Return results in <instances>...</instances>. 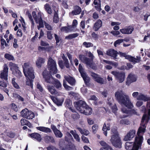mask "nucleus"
<instances>
[{
	"label": "nucleus",
	"instance_id": "60",
	"mask_svg": "<svg viewBox=\"0 0 150 150\" xmlns=\"http://www.w3.org/2000/svg\"><path fill=\"white\" fill-rule=\"evenodd\" d=\"M61 30L62 31L68 32L70 31V29L67 27L64 26L62 28Z\"/></svg>",
	"mask_w": 150,
	"mask_h": 150
},
{
	"label": "nucleus",
	"instance_id": "20",
	"mask_svg": "<svg viewBox=\"0 0 150 150\" xmlns=\"http://www.w3.org/2000/svg\"><path fill=\"white\" fill-rule=\"evenodd\" d=\"M47 88L48 91L52 94L55 95L57 96L60 95V93L58 92L55 89L54 87L53 86L48 85Z\"/></svg>",
	"mask_w": 150,
	"mask_h": 150
},
{
	"label": "nucleus",
	"instance_id": "21",
	"mask_svg": "<svg viewBox=\"0 0 150 150\" xmlns=\"http://www.w3.org/2000/svg\"><path fill=\"white\" fill-rule=\"evenodd\" d=\"M102 22L100 19L98 20L94 23L93 27V30L95 31H96L102 27Z\"/></svg>",
	"mask_w": 150,
	"mask_h": 150
},
{
	"label": "nucleus",
	"instance_id": "13",
	"mask_svg": "<svg viewBox=\"0 0 150 150\" xmlns=\"http://www.w3.org/2000/svg\"><path fill=\"white\" fill-rule=\"evenodd\" d=\"M42 74L43 77L45 79V81L47 83L54 84L55 79L53 78L51 75L47 73L46 71H44Z\"/></svg>",
	"mask_w": 150,
	"mask_h": 150
},
{
	"label": "nucleus",
	"instance_id": "38",
	"mask_svg": "<svg viewBox=\"0 0 150 150\" xmlns=\"http://www.w3.org/2000/svg\"><path fill=\"white\" fill-rule=\"evenodd\" d=\"M81 76L82 77L85 83H87L89 82L90 80V78L87 76L86 73L81 75Z\"/></svg>",
	"mask_w": 150,
	"mask_h": 150
},
{
	"label": "nucleus",
	"instance_id": "23",
	"mask_svg": "<svg viewBox=\"0 0 150 150\" xmlns=\"http://www.w3.org/2000/svg\"><path fill=\"white\" fill-rule=\"evenodd\" d=\"M50 97L53 102L58 105H61L64 100L63 98L58 99L53 96H51Z\"/></svg>",
	"mask_w": 150,
	"mask_h": 150
},
{
	"label": "nucleus",
	"instance_id": "41",
	"mask_svg": "<svg viewBox=\"0 0 150 150\" xmlns=\"http://www.w3.org/2000/svg\"><path fill=\"white\" fill-rule=\"evenodd\" d=\"M65 104L66 107L69 108H71L72 103L70 99H67L65 101Z\"/></svg>",
	"mask_w": 150,
	"mask_h": 150
},
{
	"label": "nucleus",
	"instance_id": "58",
	"mask_svg": "<svg viewBox=\"0 0 150 150\" xmlns=\"http://www.w3.org/2000/svg\"><path fill=\"white\" fill-rule=\"evenodd\" d=\"M123 42L122 39H118L116 40L114 43V45L116 47L117 45H119L120 43Z\"/></svg>",
	"mask_w": 150,
	"mask_h": 150
},
{
	"label": "nucleus",
	"instance_id": "44",
	"mask_svg": "<svg viewBox=\"0 0 150 150\" xmlns=\"http://www.w3.org/2000/svg\"><path fill=\"white\" fill-rule=\"evenodd\" d=\"M79 34L77 33H74L71 34H70L67 36L66 37V39H72L73 38L76 37L78 36Z\"/></svg>",
	"mask_w": 150,
	"mask_h": 150
},
{
	"label": "nucleus",
	"instance_id": "18",
	"mask_svg": "<svg viewBox=\"0 0 150 150\" xmlns=\"http://www.w3.org/2000/svg\"><path fill=\"white\" fill-rule=\"evenodd\" d=\"M137 80V78L134 75L131 73L128 76L127 78V81L126 84L127 85H129L130 83L135 81Z\"/></svg>",
	"mask_w": 150,
	"mask_h": 150
},
{
	"label": "nucleus",
	"instance_id": "7",
	"mask_svg": "<svg viewBox=\"0 0 150 150\" xmlns=\"http://www.w3.org/2000/svg\"><path fill=\"white\" fill-rule=\"evenodd\" d=\"M48 67L50 73L52 74H56L57 72L56 64L52 58H49L47 62Z\"/></svg>",
	"mask_w": 150,
	"mask_h": 150
},
{
	"label": "nucleus",
	"instance_id": "42",
	"mask_svg": "<svg viewBox=\"0 0 150 150\" xmlns=\"http://www.w3.org/2000/svg\"><path fill=\"white\" fill-rule=\"evenodd\" d=\"M54 84H55L56 87L57 88H59L62 87V84L59 81L55 79Z\"/></svg>",
	"mask_w": 150,
	"mask_h": 150
},
{
	"label": "nucleus",
	"instance_id": "43",
	"mask_svg": "<svg viewBox=\"0 0 150 150\" xmlns=\"http://www.w3.org/2000/svg\"><path fill=\"white\" fill-rule=\"evenodd\" d=\"M15 79L14 78L12 79V83L13 84V86L15 88L18 89L20 88V87L18 84L15 81Z\"/></svg>",
	"mask_w": 150,
	"mask_h": 150
},
{
	"label": "nucleus",
	"instance_id": "33",
	"mask_svg": "<svg viewBox=\"0 0 150 150\" xmlns=\"http://www.w3.org/2000/svg\"><path fill=\"white\" fill-rule=\"evenodd\" d=\"M62 58L64 61V64L66 67L67 68H69L70 66L69 63L68 59H67L66 57L64 54H63L62 56Z\"/></svg>",
	"mask_w": 150,
	"mask_h": 150
},
{
	"label": "nucleus",
	"instance_id": "56",
	"mask_svg": "<svg viewBox=\"0 0 150 150\" xmlns=\"http://www.w3.org/2000/svg\"><path fill=\"white\" fill-rule=\"evenodd\" d=\"M92 128L93 133H95L98 129V126L96 124H95L93 126Z\"/></svg>",
	"mask_w": 150,
	"mask_h": 150
},
{
	"label": "nucleus",
	"instance_id": "27",
	"mask_svg": "<svg viewBox=\"0 0 150 150\" xmlns=\"http://www.w3.org/2000/svg\"><path fill=\"white\" fill-rule=\"evenodd\" d=\"M136 143L134 146L133 150H138L140 148V144L142 142V139H139V138H137L136 139Z\"/></svg>",
	"mask_w": 150,
	"mask_h": 150
},
{
	"label": "nucleus",
	"instance_id": "63",
	"mask_svg": "<svg viewBox=\"0 0 150 150\" xmlns=\"http://www.w3.org/2000/svg\"><path fill=\"white\" fill-rule=\"evenodd\" d=\"M45 28L47 29L48 30H52V27L50 25L48 24L47 23L45 22Z\"/></svg>",
	"mask_w": 150,
	"mask_h": 150
},
{
	"label": "nucleus",
	"instance_id": "30",
	"mask_svg": "<svg viewBox=\"0 0 150 150\" xmlns=\"http://www.w3.org/2000/svg\"><path fill=\"white\" fill-rule=\"evenodd\" d=\"M30 136L31 137L36 139L38 141H40L42 139L40 134L38 133H32Z\"/></svg>",
	"mask_w": 150,
	"mask_h": 150
},
{
	"label": "nucleus",
	"instance_id": "35",
	"mask_svg": "<svg viewBox=\"0 0 150 150\" xmlns=\"http://www.w3.org/2000/svg\"><path fill=\"white\" fill-rule=\"evenodd\" d=\"M77 129L82 134H83L87 136L89 133V131L87 129H84L83 130L80 127H77Z\"/></svg>",
	"mask_w": 150,
	"mask_h": 150
},
{
	"label": "nucleus",
	"instance_id": "37",
	"mask_svg": "<svg viewBox=\"0 0 150 150\" xmlns=\"http://www.w3.org/2000/svg\"><path fill=\"white\" fill-rule=\"evenodd\" d=\"M21 125L22 126L26 125L29 126L30 125V123L26 120L24 119H22L20 121Z\"/></svg>",
	"mask_w": 150,
	"mask_h": 150
},
{
	"label": "nucleus",
	"instance_id": "10",
	"mask_svg": "<svg viewBox=\"0 0 150 150\" xmlns=\"http://www.w3.org/2000/svg\"><path fill=\"white\" fill-rule=\"evenodd\" d=\"M110 141L112 145L116 148H121L122 142L120 138L118 135H112Z\"/></svg>",
	"mask_w": 150,
	"mask_h": 150
},
{
	"label": "nucleus",
	"instance_id": "4",
	"mask_svg": "<svg viewBox=\"0 0 150 150\" xmlns=\"http://www.w3.org/2000/svg\"><path fill=\"white\" fill-rule=\"evenodd\" d=\"M79 59L81 62L86 64L87 67L92 69H96L97 66L93 62L91 61L90 59L86 57L83 54L79 55Z\"/></svg>",
	"mask_w": 150,
	"mask_h": 150
},
{
	"label": "nucleus",
	"instance_id": "8",
	"mask_svg": "<svg viewBox=\"0 0 150 150\" xmlns=\"http://www.w3.org/2000/svg\"><path fill=\"white\" fill-rule=\"evenodd\" d=\"M119 54L121 57H124L125 59H127L130 62L135 64L136 63L139 62L141 61V57L139 56H137L136 58L130 55H127L126 53L119 52Z\"/></svg>",
	"mask_w": 150,
	"mask_h": 150
},
{
	"label": "nucleus",
	"instance_id": "34",
	"mask_svg": "<svg viewBox=\"0 0 150 150\" xmlns=\"http://www.w3.org/2000/svg\"><path fill=\"white\" fill-rule=\"evenodd\" d=\"M70 133L73 135L74 138L77 141L80 142V138L79 135L76 133L75 131L71 130L70 131Z\"/></svg>",
	"mask_w": 150,
	"mask_h": 150
},
{
	"label": "nucleus",
	"instance_id": "39",
	"mask_svg": "<svg viewBox=\"0 0 150 150\" xmlns=\"http://www.w3.org/2000/svg\"><path fill=\"white\" fill-rule=\"evenodd\" d=\"M45 8L47 12L50 14L52 13V9L48 4H46L45 6Z\"/></svg>",
	"mask_w": 150,
	"mask_h": 150
},
{
	"label": "nucleus",
	"instance_id": "2",
	"mask_svg": "<svg viewBox=\"0 0 150 150\" xmlns=\"http://www.w3.org/2000/svg\"><path fill=\"white\" fill-rule=\"evenodd\" d=\"M74 105L81 113L86 115H89L92 113V109L85 102L81 100L74 102Z\"/></svg>",
	"mask_w": 150,
	"mask_h": 150
},
{
	"label": "nucleus",
	"instance_id": "16",
	"mask_svg": "<svg viewBox=\"0 0 150 150\" xmlns=\"http://www.w3.org/2000/svg\"><path fill=\"white\" fill-rule=\"evenodd\" d=\"M32 15L36 23H43L41 13H38V15H37L35 12V11H33L32 12Z\"/></svg>",
	"mask_w": 150,
	"mask_h": 150
},
{
	"label": "nucleus",
	"instance_id": "36",
	"mask_svg": "<svg viewBox=\"0 0 150 150\" xmlns=\"http://www.w3.org/2000/svg\"><path fill=\"white\" fill-rule=\"evenodd\" d=\"M27 80L26 81L25 83L27 85L30 86L31 88H33V79H34L31 78H27Z\"/></svg>",
	"mask_w": 150,
	"mask_h": 150
},
{
	"label": "nucleus",
	"instance_id": "59",
	"mask_svg": "<svg viewBox=\"0 0 150 150\" xmlns=\"http://www.w3.org/2000/svg\"><path fill=\"white\" fill-rule=\"evenodd\" d=\"M1 45L2 46L4 45L6 47L8 46V45L6 43L5 40L3 38H1Z\"/></svg>",
	"mask_w": 150,
	"mask_h": 150
},
{
	"label": "nucleus",
	"instance_id": "15",
	"mask_svg": "<svg viewBox=\"0 0 150 150\" xmlns=\"http://www.w3.org/2000/svg\"><path fill=\"white\" fill-rule=\"evenodd\" d=\"M137 99L138 100H142L144 101H148L147 104V107L150 108V98L146 96L144 94L140 93L137 98Z\"/></svg>",
	"mask_w": 150,
	"mask_h": 150
},
{
	"label": "nucleus",
	"instance_id": "45",
	"mask_svg": "<svg viewBox=\"0 0 150 150\" xmlns=\"http://www.w3.org/2000/svg\"><path fill=\"white\" fill-rule=\"evenodd\" d=\"M26 13L28 16V17L29 19H30V21H31L32 24V27H33L34 23L33 19L32 18V17L31 16V15L28 12H27Z\"/></svg>",
	"mask_w": 150,
	"mask_h": 150
},
{
	"label": "nucleus",
	"instance_id": "28",
	"mask_svg": "<svg viewBox=\"0 0 150 150\" xmlns=\"http://www.w3.org/2000/svg\"><path fill=\"white\" fill-rule=\"evenodd\" d=\"M45 61V59L41 57L39 58L36 62L37 66L38 67H40L42 64L44 63Z\"/></svg>",
	"mask_w": 150,
	"mask_h": 150
},
{
	"label": "nucleus",
	"instance_id": "19",
	"mask_svg": "<svg viewBox=\"0 0 150 150\" xmlns=\"http://www.w3.org/2000/svg\"><path fill=\"white\" fill-rule=\"evenodd\" d=\"M51 128L53 131L56 137L58 138H61L63 136L62 133L59 130H58L56 126L53 125H52Z\"/></svg>",
	"mask_w": 150,
	"mask_h": 150
},
{
	"label": "nucleus",
	"instance_id": "11",
	"mask_svg": "<svg viewBox=\"0 0 150 150\" xmlns=\"http://www.w3.org/2000/svg\"><path fill=\"white\" fill-rule=\"evenodd\" d=\"M21 114L22 117L28 119H32L35 116L33 112L26 108L21 111Z\"/></svg>",
	"mask_w": 150,
	"mask_h": 150
},
{
	"label": "nucleus",
	"instance_id": "51",
	"mask_svg": "<svg viewBox=\"0 0 150 150\" xmlns=\"http://www.w3.org/2000/svg\"><path fill=\"white\" fill-rule=\"evenodd\" d=\"M4 57L8 60H13L14 59L13 57L8 54H6L4 55Z\"/></svg>",
	"mask_w": 150,
	"mask_h": 150
},
{
	"label": "nucleus",
	"instance_id": "5",
	"mask_svg": "<svg viewBox=\"0 0 150 150\" xmlns=\"http://www.w3.org/2000/svg\"><path fill=\"white\" fill-rule=\"evenodd\" d=\"M150 118V109H149L148 112V115L144 114L143 116L141 122V126L139 128V131L144 132L145 131L147 123L148 122Z\"/></svg>",
	"mask_w": 150,
	"mask_h": 150
},
{
	"label": "nucleus",
	"instance_id": "55",
	"mask_svg": "<svg viewBox=\"0 0 150 150\" xmlns=\"http://www.w3.org/2000/svg\"><path fill=\"white\" fill-rule=\"evenodd\" d=\"M67 136L65 137V140L66 141L69 142V140L72 138V136L69 132H67Z\"/></svg>",
	"mask_w": 150,
	"mask_h": 150
},
{
	"label": "nucleus",
	"instance_id": "1",
	"mask_svg": "<svg viewBox=\"0 0 150 150\" xmlns=\"http://www.w3.org/2000/svg\"><path fill=\"white\" fill-rule=\"evenodd\" d=\"M115 96L119 103L122 106L124 105L129 109H131L134 107L129 96L124 93L122 90H119L116 92Z\"/></svg>",
	"mask_w": 150,
	"mask_h": 150
},
{
	"label": "nucleus",
	"instance_id": "22",
	"mask_svg": "<svg viewBox=\"0 0 150 150\" xmlns=\"http://www.w3.org/2000/svg\"><path fill=\"white\" fill-rule=\"evenodd\" d=\"M117 52L113 49H109L106 52V54L108 56L113 57L116 59L118 54Z\"/></svg>",
	"mask_w": 150,
	"mask_h": 150
},
{
	"label": "nucleus",
	"instance_id": "25",
	"mask_svg": "<svg viewBox=\"0 0 150 150\" xmlns=\"http://www.w3.org/2000/svg\"><path fill=\"white\" fill-rule=\"evenodd\" d=\"M36 128L37 129L45 133H50L52 131L50 129L44 127H36Z\"/></svg>",
	"mask_w": 150,
	"mask_h": 150
},
{
	"label": "nucleus",
	"instance_id": "29",
	"mask_svg": "<svg viewBox=\"0 0 150 150\" xmlns=\"http://www.w3.org/2000/svg\"><path fill=\"white\" fill-rule=\"evenodd\" d=\"M110 129V126L109 124L105 123L104 124L103 128V133L105 135L107 136V130H109Z\"/></svg>",
	"mask_w": 150,
	"mask_h": 150
},
{
	"label": "nucleus",
	"instance_id": "47",
	"mask_svg": "<svg viewBox=\"0 0 150 150\" xmlns=\"http://www.w3.org/2000/svg\"><path fill=\"white\" fill-rule=\"evenodd\" d=\"M59 20L57 13L55 12L53 17V22L55 23H57L59 21Z\"/></svg>",
	"mask_w": 150,
	"mask_h": 150
},
{
	"label": "nucleus",
	"instance_id": "12",
	"mask_svg": "<svg viewBox=\"0 0 150 150\" xmlns=\"http://www.w3.org/2000/svg\"><path fill=\"white\" fill-rule=\"evenodd\" d=\"M90 74L93 80L97 83L101 84L105 83V80L100 75L92 71L91 72Z\"/></svg>",
	"mask_w": 150,
	"mask_h": 150
},
{
	"label": "nucleus",
	"instance_id": "61",
	"mask_svg": "<svg viewBox=\"0 0 150 150\" xmlns=\"http://www.w3.org/2000/svg\"><path fill=\"white\" fill-rule=\"evenodd\" d=\"M37 88L40 91L42 92L43 93L44 91V89L42 87V86L41 85L38 83H37Z\"/></svg>",
	"mask_w": 150,
	"mask_h": 150
},
{
	"label": "nucleus",
	"instance_id": "3",
	"mask_svg": "<svg viewBox=\"0 0 150 150\" xmlns=\"http://www.w3.org/2000/svg\"><path fill=\"white\" fill-rule=\"evenodd\" d=\"M23 72L27 78L34 79L35 78L33 68L29 63H25L23 65Z\"/></svg>",
	"mask_w": 150,
	"mask_h": 150
},
{
	"label": "nucleus",
	"instance_id": "17",
	"mask_svg": "<svg viewBox=\"0 0 150 150\" xmlns=\"http://www.w3.org/2000/svg\"><path fill=\"white\" fill-rule=\"evenodd\" d=\"M135 131L132 130H130L125 136L124 140L125 141H129L133 138L135 135Z\"/></svg>",
	"mask_w": 150,
	"mask_h": 150
},
{
	"label": "nucleus",
	"instance_id": "9",
	"mask_svg": "<svg viewBox=\"0 0 150 150\" xmlns=\"http://www.w3.org/2000/svg\"><path fill=\"white\" fill-rule=\"evenodd\" d=\"M111 73L114 75L116 80L120 83H122L125 79V74L122 72L112 71Z\"/></svg>",
	"mask_w": 150,
	"mask_h": 150
},
{
	"label": "nucleus",
	"instance_id": "49",
	"mask_svg": "<svg viewBox=\"0 0 150 150\" xmlns=\"http://www.w3.org/2000/svg\"><path fill=\"white\" fill-rule=\"evenodd\" d=\"M63 86L66 90H71L72 89V88L68 85L66 83L65 81L64 80L63 81Z\"/></svg>",
	"mask_w": 150,
	"mask_h": 150
},
{
	"label": "nucleus",
	"instance_id": "6",
	"mask_svg": "<svg viewBox=\"0 0 150 150\" xmlns=\"http://www.w3.org/2000/svg\"><path fill=\"white\" fill-rule=\"evenodd\" d=\"M143 133L142 131H139V129H138V132H137V136L135 137V141L134 144L133 142H127L125 143V148L127 150H133V149L134 146L136 144V139L137 138H139V139H142V142L140 144V148L141 147V144L142 142L143 138L142 136L140 134L141 133Z\"/></svg>",
	"mask_w": 150,
	"mask_h": 150
},
{
	"label": "nucleus",
	"instance_id": "64",
	"mask_svg": "<svg viewBox=\"0 0 150 150\" xmlns=\"http://www.w3.org/2000/svg\"><path fill=\"white\" fill-rule=\"evenodd\" d=\"M47 150H58V149L55 146H50L46 148Z\"/></svg>",
	"mask_w": 150,
	"mask_h": 150
},
{
	"label": "nucleus",
	"instance_id": "48",
	"mask_svg": "<svg viewBox=\"0 0 150 150\" xmlns=\"http://www.w3.org/2000/svg\"><path fill=\"white\" fill-rule=\"evenodd\" d=\"M60 149L62 150H69V144L65 145L64 146H62L60 143L59 144Z\"/></svg>",
	"mask_w": 150,
	"mask_h": 150
},
{
	"label": "nucleus",
	"instance_id": "54",
	"mask_svg": "<svg viewBox=\"0 0 150 150\" xmlns=\"http://www.w3.org/2000/svg\"><path fill=\"white\" fill-rule=\"evenodd\" d=\"M120 123L122 125H128L129 124V121L127 120H121L120 121Z\"/></svg>",
	"mask_w": 150,
	"mask_h": 150
},
{
	"label": "nucleus",
	"instance_id": "52",
	"mask_svg": "<svg viewBox=\"0 0 150 150\" xmlns=\"http://www.w3.org/2000/svg\"><path fill=\"white\" fill-rule=\"evenodd\" d=\"M54 37L56 40V44L57 45L58 43H59L61 40V38L56 34H54Z\"/></svg>",
	"mask_w": 150,
	"mask_h": 150
},
{
	"label": "nucleus",
	"instance_id": "53",
	"mask_svg": "<svg viewBox=\"0 0 150 150\" xmlns=\"http://www.w3.org/2000/svg\"><path fill=\"white\" fill-rule=\"evenodd\" d=\"M69 94L70 96H72L75 97V98H77L79 96V94L78 93H75L72 91H71L69 93Z\"/></svg>",
	"mask_w": 150,
	"mask_h": 150
},
{
	"label": "nucleus",
	"instance_id": "57",
	"mask_svg": "<svg viewBox=\"0 0 150 150\" xmlns=\"http://www.w3.org/2000/svg\"><path fill=\"white\" fill-rule=\"evenodd\" d=\"M7 86V82L3 81H0V86L2 87L3 88H6Z\"/></svg>",
	"mask_w": 150,
	"mask_h": 150
},
{
	"label": "nucleus",
	"instance_id": "62",
	"mask_svg": "<svg viewBox=\"0 0 150 150\" xmlns=\"http://www.w3.org/2000/svg\"><path fill=\"white\" fill-rule=\"evenodd\" d=\"M14 96L16 98H17L22 101H24V98L19 95L17 94H15Z\"/></svg>",
	"mask_w": 150,
	"mask_h": 150
},
{
	"label": "nucleus",
	"instance_id": "14",
	"mask_svg": "<svg viewBox=\"0 0 150 150\" xmlns=\"http://www.w3.org/2000/svg\"><path fill=\"white\" fill-rule=\"evenodd\" d=\"M8 68L7 65L5 64L4 65L3 70L1 72L0 77L2 79L7 81L8 73Z\"/></svg>",
	"mask_w": 150,
	"mask_h": 150
},
{
	"label": "nucleus",
	"instance_id": "46",
	"mask_svg": "<svg viewBox=\"0 0 150 150\" xmlns=\"http://www.w3.org/2000/svg\"><path fill=\"white\" fill-rule=\"evenodd\" d=\"M79 70L81 75L86 73L82 66L81 64L79 65Z\"/></svg>",
	"mask_w": 150,
	"mask_h": 150
},
{
	"label": "nucleus",
	"instance_id": "26",
	"mask_svg": "<svg viewBox=\"0 0 150 150\" xmlns=\"http://www.w3.org/2000/svg\"><path fill=\"white\" fill-rule=\"evenodd\" d=\"M81 11L80 7L78 6H74V10L71 12V13L73 15H78L80 13Z\"/></svg>",
	"mask_w": 150,
	"mask_h": 150
},
{
	"label": "nucleus",
	"instance_id": "50",
	"mask_svg": "<svg viewBox=\"0 0 150 150\" xmlns=\"http://www.w3.org/2000/svg\"><path fill=\"white\" fill-rule=\"evenodd\" d=\"M83 45L84 46H85V47L87 48L89 47H93V45L92 43L91 42H84L83 43Z\"/></svg>",
	"mask_w": 150,
	"mask_h": 150
},
{
	"label": "nucleus",
	"instance_id": "24",
	"mask_svg": "<svg viewBox=\"0 0 150 150\" xmlns=\"http://www.w3.org/2000/svg\"><path fill=\"white\" fill-rule=\"evenodd\" d=\"M64 77L65 80L70 84L73 85L75 83V79L69 75L64 76Z\"/></svg>",
	"mask_w": 150,
	"mask_h": 150
},
{
	"label": "nucleus",
	"instance_id": "40",
	"mask_svg": "<svg viewBox=\"0 0 150 150\" xmlns=\"http://www.w3.org/2000/svg\"><path fill=\"white\" fill-rule=\"evenodd\" d=\"M13 73L18 78H21L22 75L21 72L18 69L13 72Z\"/></svg>",
	"mask_w": 150,
	"mask_h": 150
},
{
	"label": "nucleus",
	"instance_id": "32",
	"mask_svg": "<svg viewBox=\"0 0 150 150\" xmlns=\"http://www.w3.org/2000/svg\"><path fill=\"white\" fill-rule=\"evenodd\" d=\"M44 139L45 142L47 143L49 142H51L52 143L55 142L52 136H46L44 138Z\"/></svg>",
	"mask_w": 150,
	"mask_h": 150
},
{
	"label": "nucleus",
	"instance_id": "31",
	"mask_svg": "<svg viewBox=\"0 0 150 150\" xmlns=\"http://www.w3.org/2000/svg\"><path fill=\"white\" fill-rule=\"evenodd\" d=\"M9 66L10 67L11 70L13 72L18 69V66L16 64L13 63L12 62L9 63Z\"/></svg>",
	"mask_w": 150,
	"mask_h": 150
}]
</instances>
